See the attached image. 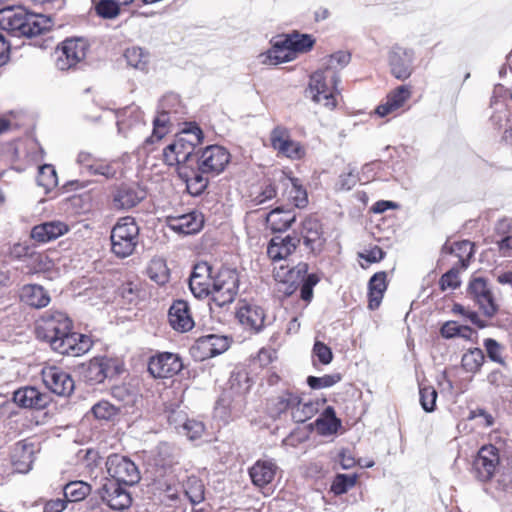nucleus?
<instances>
[{"label":"nucleus","mask_w":512,"mask_h":512,"mask_svg":"<svg viewBox=\"0 0 512 512\" xmlns=\"http://www.w3.org/2000/svg\"><path fill=\"white\" fill-rule=\"evenodd\" d=\"M46 18L31 13L22 6H10L0 10V28L16 37H32L46 29Z\"/></svg>","instance_id":"obj_1"},{"label":"nucleus","mask_w":512,"mask_h":512,"mask_svg":"<svg viewBox=\"0 0 512 512\" xmlns=\"http://www.w3.org/2000/svg\"><path fill=\"white\" fill-rule=\"evenodd\" d=\"M266 412L274 420L289 412L295 423H304L313 417L315 408L312 402H304L299 392L287 389L267 399Z\"/></svg>","instance_id":"obj_2"},{"label":"nucleus","mask_w":512,"mask_h":512,"mask_svg":"<svg viewBox=\"0 0 512 512\" xmlns=\"http://www.w3.org/2000/svg\"><path fill=\"white\" fill-rule=\"evenodd\" d=\"M203 140V132L196 124L179 132L172 143L163 150V160L169 166L188 165L195 147Z\"/></svg>","instance_id":"obj_3"},{"label":"nucleus","mask_w":512,"mask_h":512,"mask_svg":"<svg viewBox=\"0 0 512 512\" xmlns=\"http://www.w3.org/2000/svg\"><path fill=\"white\" fill-rule=\"evenodd\" d=\"M339 82L334 72L320 68L311 74L306 93L314 103L332 110L337 106Z\"/></svg>","instance_id":"obj_4"},{"label":"nucleus","mask_w":512,"mask_h":512,"mask_svg":"<svg viewBox=\"0 0 512 512\" xmlns=\"http://www.w3.org/2000/svg\"><path fill=\"white\" fill-rule=\"evenodd\" d=\"M140 239V228L132 216H124L117 220L111 230V252L120 259L131 256Z\"/></svg>","instance_id":"obj_5"},{"label":"nucleus","mask_w":512,"mask_h":512,"mask_svg":"<svg viewBox=\"0 0 512 512\" xmlns=\"http://www.w3.org/2000/svg\"><path fill=\"white\" fill-rule=\"evenodd\" d=\"M89 48V42L83 37L66 38L55 49L56 68L60 71L77 69L85 61Z\"/></svg>","instance_id":"obj_6"},{"label":"nucleus","mask_w":512,"mask_h":512,"mask_svg":"<svg viewBox=\"0 0 512 512\" xmlns=\"http://www.w3.org/2000/svg\"><path fill=\"white\" fill-rule=\"evenodd\" d=\"M73 329L72 320L63 312L48 310L37 319L35 324L36 337L47 342L50 347L54 339Z\"/></svg>","instance_id":"obj_7"},{"label":"nucleus","mask_w":512,"mask_h":512,"mask_svg":"<svg viewBox=\"0 0 512 512\" xmlns=\"http://www.w3.org/2000/svg\"><path fill=\"white\" fill-rule=\"evenodd\" d=\"M240 278L236 269L221 268L212 279L211 295L215 304L223 307L232 303L239 291Z\"/></svg>","instance_id":"obj_8"},{"label":"nucleus","mask_w":512,"mask_h":512,"mask_svg":"<svg viewBox=\"0 0 512 512\" xmlns=\"http://www.w3.org/2000/svg\"><path fill=\"white\" fill-rule=\"evenodd\" d=\"M467 296L487 318H493L499 310V304L488 281L483 277H473L467 287Z\"/></svg>","instance_id":"obj_9"},{"label":"nucleus","mask_w":512,"mask_h":512,"mask_svg":"<svg viewBox=\"0 0 512 512\" xmlns=\"http://www.w3.org/2000/svg\"><path fill=\"white\" fill-rule=\"evenodd\" d=\"M294 236L300 239L305 248L312 254H320L325 246L323 225L314 216H307L294 232Z\"/></svg>","instance_id":"obj_10"},{"label":"nucleus","mask_w":512,"mask_h":512,"mask_svg":"<svg viewBox=\"0 0 512 512\" xmlns=\"http://www.w3.org/2000/svg\"><path fill=\"white\" fill-rule=\"evenodd\" d=\"M230 161V152L221 145H209L203 148L197 157L199 170L210 176L222 173Z\"/></svg>","instance_id":"obj_11"},{"label":"nucleus","mask_w":512,"mask_h":512,"mask_svg":"<svg viewBox=\"0 0 512 512\" xmlns=\"http://www.w3.org/2000/svg\"><path fill=\"white\" fill-rule=\"evenodd\" d=\"M271 147L277 152L278 156L286 157L290 160H301L306 155L304 145L293 140L289 130L283 126H276L272 129L269 136Z\"/></svg>","instance_id":"obj_12"},{"label":"nucleus","mask_w":512,"mask_h":512,"mask_svg":"<svg viewBox=\"0 0 512 512\" xmlns=\"http://www.w3.org/2000/svg\"><path fill=\"white\" fill-rule=\"evenodd\" d=\"M411 85H400L392 89L375 108V114L381 118L396 117L409 109L408 101L412 97Z\"/></svg>","instance_id":"obj_13"},{"label":"nucleus","mask_w":512,"mask_h":512,"mask_svg":"<svg viewBox=\"0 0 512 512\" xmlns=\"http://www.w3.org/2000/svg\"><path fill=\"white\" fill-rule=\"evenodd\" d=\"M107 472L110 478L124 486H132L139 482L140 473L133 461L119 454H112L106 461Z\"/></svg>","instance_id":"obj_14"},{"label":"nucleus","mask_w":512,"mask_h":512,"mask_svg":"<svg viewBox=\"0 0 512 512\" xmlns=\"http://www.w3.org/2000/svg\"><path fill=\"white\" fill-rule=\"evenodd\" d=\"M500 466L499 449L492 445H483L473 461L475 477L481 482H489Z\"/></svg>","instance_id":"obj_15"},{"label":"nucleus","mask_w":512,"mask_h":512,"mask_svg":"<svg viewBox=\"0 0 512 512\" xmlns=\"http://www.w3.org/2000/svg\"><path fill=\"white\" fill-rule=\"evenodd\" d=\"M92 344L93 342L89 336L70 329L68 333L54 339L51 348L62 355L77 357L88 352Z\"/></svg>","instance_id":"obj_16"},{"label":"nucleus","mask_w":512,"mask_h":512,"mask_svg":"<svg viewBox=\"0 0 512 512\" xmlns=\"http://www.w3.org/2000/svg\"><path fill=\"white\" fill-rule=\"evenodd\" d=\"M119 360L106 356L92 358L85 369V379L92 384H100L108 377L119 375L122 372Z\"/></svg>","instance_id":"obj_17"},{"label":"nucleus","mask_w":512,"mask_h":512,"mask_svg":"<svg viewBox=\"0 0 512 512\" xmlns=\"http://www.w3.org/2000/svg\"><path fill=\"white\" fill-rule=\"evenodd\" d=\"M145 198V192L136 185L122 183L110 194L109 205L115 211H127L136 207Z\"/></svg>","instance_id":"obj_18"},{"label":"nucleus","mask_w":512,"mask_h":512,"mask_svg":"<svg viewBox=\"0 0 512 512\" xmlns=\"http://www.w3.org/2000/svg\"><path fill=\"white\" fill-rule=\"evenodd\" d=\"M77 163L90 175L103 176L105 179H114L119 173L117 161L99 158L86 151H81L78 154Z\"/></svg>","instance_id":"obj_19"},{"label":"nucleus","mask_w":512,"mask_h":512,"mask_svg":"<svg viewBox=\"0 0 512 512\" xmlns=\"http://www.w3.org/2000/svg\"><path fill=\"white\" fill-rule=\"evenodd\" d=\"M183 369L181 358L174 353L160 352L150 357L148 371L154 378H171Z\"/></svg>","instance_id":"obj_20"},{"label":"nucleus","mask_w":512,"mask_h":512,"mask_svg":"<svg viewBox=\"0 0 512 512\" xmlns=\"http://www.w3.org/2000/svg\"><path fill=\"white\" fill-rule=\"evenodd\" d=\"M101 500L111 509L123 510L132 504V497L124 484L106 479L98 490Z\"/></svg>","instance_id":"obj_21"},{"label":"nucleus","mask_w":512,"mask_h":512,"mask_svg":"<svg viewBox=\"0 0 512 512\" xmlns=\"http://www.w3.org/2000/svg\"><path fill=\"white\" fill-rule=\"evenodd\" d=\"M236 318L245 329L259 333L266 326L267 315L263 307L241 301L236 310Z\"/></svg>","instance_id":"obj_22"},{"label":"nucleus","mask_w":512,"mask_h":512,"mask_svg":"<svg viewBox=\"0 0 512 512\" xmlns=\"http://www.w3.org/2000/svg\"><path fill=\"white\" fill-rule=\"evenodd\" d=\"M204 216L201 212L193 210L181 215H168L165 218L166 226L179 235H193L204 226Z\"/></svg>","instance_id":"obj_23"},{"label":"nucleus","mask_w":512,"mask_h":512,"mask_svg":"<svg viewBox=\"0 0 512 512\" xmlns=\"http://www.w3.org/2000/svg\"><path fill=\"white\" fill-rule=\"evenodd\" d=\"M42 378L46 387L59 396H69L75 387L71 375L57 366L43 368Z\"/></svg>","instance_id":"obj_24"},{"label":"nucleus","mask_w":512,"mask_h":512,"mask_svg":"<svg viewBox=\"0 0 512 512\" xmlns=\"http://www.w3.org/2000/svg\"><path fill=\"white\" fill-rule=\"evenodd\" d=\"M276 180L281 182L282 197L294 207L304 208L308 204L306 189L300 184L299 179L288 175L283 170L277 171Z\"/></svg>","instance_id":"obj_25"},{"label":"nucleus","mask_w":512,"mask_h":512,"mask_svg":"<svg viewBox=\"0 0 512 512\" xmlns=\"http://www.w3.org/2000/svg\"><path fill=\"white\" fill-rule=\"evenodd\" d=\"M413 51L398 45L389 53V65L392 75L399 80H406L412 74Z\"/></svg>","instance_id":"obj_26"},{"label":"nucleus","mask_w":512,"mask_h":512,"mask_svg":"<svg viewBox=\"0 0 512 512\" xmlns=\"http://www.w3.org/2000/svg\"><path fill=\"white\" fill-rule=\"evenodd\" d=\"M300 244V239L287 235L285 237L275 236L267 245V256L273 262L286 260L292 255Z\"/></svg>","instance_id":"obj_27"},{"label":"nucleus","mask_w":512,"mask_h":512,"mask_svg":"<svg viewBox=\"0 0 512 512\" xmlns=\"http://www.w3.org/2000/svg\"><path fill=\"white\" fill-rule=\"evenodd\" d=\"M229 347L227 339L218 335H207L196 340L193 351L204 360L212 358L226 351Z\"/></svg>","instance_id":"obj_28"},{"label":"nucleus","mask_w":512,"mask_h":512,"mask_svg":"<svg viewBox=\"0 0 512 512\" xmlns=\"http://www.w3.org/2000/svg\"><path fill=\"white\" fill-rule=\"evenodd\" d=\"M168 320L171 327L178 332H187L194 327V320L188 303L184 300H175L169 311Z\"/></svg>","instance_id":"obj_29"},{"label":"nucleus","mask_w":512,"mask_h":512,"mask_svg":"<svg viewBox=\"0 0 512 512\" xmlns=\"http://www.w3.org/2000/svg\"><path fill=\"white\" fill-rule=\"evenodd\" d=\"M49 396L32 386L21 387L13 393V401L20 407L43 409L49 403Z\"/></svg>","instance_id":"obj_30"},{"label":"nucleus","mask_w":512,"mask_h":512,"mask_svg":"<svg viewBox=\"0 0 512 512\" xmlns=\"http://www.w3.org/2000/svg\"><path fill=\"white\" fill-rule=\"evenodd\" d=\"M178 176L185 182L187 191L194 196L200 195L208 185V178L199 168L194 169L188 165L178 168Z\"/></svg>","instance_id":"obj_31"},{"label":"nucleus","mask_w":512,"mask_h":512,"mask_svg":"<svg viewBox=\"0 0 512 512\" xmlns=\"http://www.w3.org/2000/svg\"><path fill=\"white\" fill-rule=\"evenodd\" d=\"M34 445L26 441L15 444L11 453V462L14 469L20 473H26L32 468L35 459Z\"/></svg>","instance_id":"obj_32"},{"label":"nucleus","mask_w":512,"mask_h":512,"mask_svg":"<svg viewBox=\"0 0 512 512\" xmlns=\"http://www.w3.org/2000/svg\"><path fill=\"white\" fill-rule=\"evenodd\" d=\"M68 226L61 221H51L36 225L31 230V238L38 243H47L67 233Z\"/></svg>","instance_id":"obj_33"},{"label":"nucleus","mask_w":512,"mask_h":512,"mask_svg":"<svg viewBox=\"0 0 512 512\" xmlns=\"http://www.w3.org/2000/svg\"><path fill=\"white\" fill-rule=\"evenodd\" d=\"M388 288L387 273L385 271L376 272L368 281V308L376 310L379 308L384 294Z\"/></svg>","instance_id":"obj_34"},{"label":"nucleus","mask_w":512,"mask_h":512,"mask_svg":"<svg viewBox=\"0 0 512 512\" xmlns=\"http://www.w3.org/2000/svg\"><path fill=\"white\" fill-rule=\"evenodd\" d=\"M261 62L265 65H278L295 59L284 36H280L272 47L260 55Z\"/></svg>","instance_id":"obj_35"},{"label":"nucleus","mask_w":512,"mask_h":512,"mask_svg":"<svg viewBox=\"0 0 512 512\" xmlns=\"http://www.w3.org/2000/svg\"><path fill=\"white\" fill-rule=\"evenodd\" d=\"M277 466L267 460H258L250 469L249 475L252 483L260 488L270 484L276 475Z\"/></svg>","instance_id":"obj_36"},{"label":"nucleus","mask_w":512,"mask_h":512,"mask_svg":"<svg viewBox=\"0 0 512 512\" xmlns=\"http://www.w3.org/2000/svg\"><path fill=\"white\" fill-rule=\"evenodd\" d=\"M314 424L317 433L322 436L336 434L342 427V421L336 416L335 409L332 406H327Z\"/></svg>","instance_id":"obj_37"},{"label":"nucleus","mask_w":512,"mask_h":512,"mask_svg":"<svg viewBox=\"0 0 512 512\" xmlns=\"http://www.w3.org/2000/svg\"><path fill=\"white\" fill-rule=\"evenodd\" d=\"M21 299L28 306L33 308H44L50 303L49 293L37 284H27L21 289Z\"/></svg>","instance_id":"obj_38"},{"label":"nucleus","mask_w":512,"mask_h":512,"mask_svg":"<svg viewBox=\"0 0 512 512\" xmlns=\"http://www.w3.org/2000/svg\"><path fill=\"white\" fill-rule=\"evenodd\" d=\"M295 220L296 215L294 211L278 207L267 214L266 225L273 232H283L288 230Z\"/></svg>","instance_id":"obj_39"},{"label":"nucleus","mask_w":512,"mask_h":512,"mask_svg":"<svg viewBox=\"0 0 512 512\" xmlns=\"http://www.w3.org/2000/svg\"><path fill=\"white\" fill-rule=\"evenodd\" d=\"M135 0H92L96 14L102 19H115Z\"/></svg>","instance_id":"obj_40"},{"label":"nucleus","mask_w":512,"mask_h":512,"mask_svg":"<svg viewBox=\"0 0 512 512\" xmlns=\"http://www.w3.org/2000/svg\"><path fill=\"white\" fill-rule=\"evenodd\" d=\"M35 143L31 140H17L9 145L7 153L13 164L28 163L33 159Z\"/></svg>","instance_id":"obj_41"},{"label":"nucleus","mask_w":512,"mask_h":512,"mask_svg":"<svg viewBox=\"0 0 512 512\" xmlns=\"http://www.w3.org/2000/svg\"><path fill=\"white\" fill-rule=\"evenodd\" d=\"M283 36L295 58L298 53H305L310 51L315 44V39L308 34L293 32Z\"/></svg>","instance_id":"obj_42"},{"label":"nucleus","mask_w":512,"mask_h":512,"mask_svg":"<svg viewBox=\"0 0 512 512\" xmlns=\"http://www.w3.org/2000/svg\"><path fill=\"white\" fill-rule=\"evenodd\" d=\"M185 496L191 504H199L205 499V486L203 481L196 476H189L183 483Z\"/></svg>","instance_id":"obj_43"},{"label":"nucleus","mask_w":512,"mask_h":512,"mask_svg":"<svg viewBox=\"0 0 512 512\" xmlns=\"http://www.w3.org/2000/svg\"><path fill=\"white\" fill-rule=\"evenodd\" d=\"M92 491L90 484L84 481H70L63 487V495L68 502H80Z\"/></svg>","instance_id":"obj_44"},{"label":"nucleus","mask_w":512,"mask_h":512,"mask_svg":"<svg viewBox=\"0 0 512 512\" xmlns=\"http://www.w3.org/2000/svg\"><path fill=\"white\" fill-rule=\"evenodd\" d=\"M450 253L458 258L455 265L467 269L474 254V244L469 240L456 241L451 245Z\"/></svg>","instance_id":"obj_45"},{"label":"nucleus","mask_w":512,"mask_h":512,"mask_svg":"<svg viewBox=\"0 0 512 512\" xmlns=\"http://www.w3.org/2000/svg\"><path fill=\"white\" fill-rule=\"evenodd\" d=\"M276 176L277 171L272 174V177L262 182L260 191L252 199L255 204H262L277 196L278 189L281 188V182L276 180Z\"/></svg>","instance_id":"obj_46"},{"label":"nucleus","mask_w":512,"mask_h":512,"mask_svg":"<svg viewBox=\"0 0 512 512\" xmlns=\"http://www.w3.org/2000/svg\"><path fill=\"white\" fill-rule=\"evenodd\" d=\"M147 276L158 285H164L169 281L170 271L166 261L161 258L152 259L146 270Z\"/></svg>","instance_id":"obj_47"},{"label":"nucleus","mask_w":512,"mask_h":512,"mask_svg":"<svg viewBox=\"0 0 512 512\" xmlns=\"http://www.w3.org/2000/svg\"><path fill=\"white\" fill-rule=\"evenodd\" d=\"M124 58L126 59L129 66L139 69L146 70L149 63V54L140 47H129L124 52Z\"/></svg>","instance_id":"obj_48"},{"label":"nucleus","mask_w":512,"mask_h":512,"mask_svg":"<svg viewBox=\"0 0 512 512\" xmlns=\"http://www.w3.org/2000/svg\"><path fill=\"white\" fill-rule=\"evenodd\" d=\"M484 360L485 356L483 351L480 348H472L463 354L461 365L467 372L476 373L480 370Z\"/></svg>","instance_id":"obj_49"},{"label":"nucleus","mask_w":512,"mask_h":512,"mask_svg":"<svg viewBox=\"0 0 512 512\" xmlns=\"http://www.w3.org/2000/svg\"><path fill=\"white\" fill-rule=\"evenodd\" d=\"M212 279L213 276H190L189 287L193 295L197 298H205L210 295Z\"/></svg>","instance_id":"obj_50"},{"label":"nucleus","mask_w":512,"mask_h":512,"mask_svg":"<svg viewBox=\"0 0 512 512\" xmlns=\"http://www.w3.org/2000/svg\"><path fill=\"white\" fill-rule=\"evenodd\" d=\"M278 359L276 349L272 347H262L251 359L253 369L268 370L269 366Z\"/></svg>","instance_id":"obj_51"},{"label":"nucleus","mask_w":512,"mask_h":512,"mask_svg":"<svg viewBox=\"0 0 512 512\" xmlns=\"http://www.w3.org/2000/svg\"><path fill=\"white\" fill-rule=\"evenodd\" d=\"M119 412V407L106 400L97 402L91 408V413L94 418L101 421H111L119 414Z\"/></svg>","instance_id":"obj_52"},{"label":"nucleus","mask_w":512,"mask_h":512,"mask_svg":"<svg viewBox=\"0 0 512 512\" xmlns=\"http://www.w3.org/2000/svg\"><path fill=\"white\" fill-rule=\"evenodd\" d=\"M351 60V54L345 51H338L329 55L324 62L322 67L324 70H331L335 73L336 77H339V72L343 69Z\"/></svg>","instance_id":"obj_53"},{"label":"nucleus","mask_w":512,"mask_h":512,"mask_svg":"<svg viewBox=\"0 0 512 512\" xmlns=\"http://www.w3.org/2000/svg\"><path fill=\"white\" fill-rule=\"evenodd\" d=\"M177 429L179 433L193 441L202 437L205 432V425L203 422L195 419H186Z\"/></svg>","instance_id":"obj_54"},{"label":"nucleus","mask_w":512,"mask_h":512,"mask_svg":"<svg viewBox=\"0 0 512 512\" xmlns=\"http://www.w3.org/2000/svg\"><path fill=\"white\" fill-rule=\"evenodd\" d=\"M357 482V475L352 474H337L331 484V491L335 495L346 493L349 489L355 486Z\"/></svg>","instance_id":"obj_55"},{"label":"nucleus","mask_w":512,"mask_h":512,"mask_svg":"<svg viewBox=\"0 0 512 512\" xmlns=\"http://www.w3.org/2000/svg\"><path fill=\"white\" fill-rule=\"evenodd\" d=\"M37 183L46 191H50L57 186V174L52 165H43L39 168Z\"/></svg>","instance_id":"obj_56"},{"label":"nucleus","mask_w":512,"mask_h":512,"mask_svg":"<svg viewBox=\"0 0 512 512\" xmlns=\"http://www.w3.org/2000/svg\"><path fill=\"white\" fill-rule=\"evenodd\" d=\"M462 270L465 269L454 265L450 270L444 273L439 280V287L441 291H446L448 289L454 290L460 287L461 281L459 273Z\"/></svg>","instance_id":"obj_57"},{"label":"nucleus","mask_w":512,"mask_h":512,"mask_svg":"<svg viewBox=\"0 0 512 512\" xmlns=\"http://www.w3.org/2000/svg\"><path fill=\"white\" fill-rule=\"evenodd\" d=\"M26 266L31 273L44 272L50 269L51 260L46 254L33 250L30 258L27 260Z\"/></svg>","instance_id":"obj_58"},{"label":"nucleus","mask_w":512,"mask_h":512,"mask_svg":"<svg viewBox=\"0 0 512 512\" xmlns=\"http://www.w3.org/2000/svg\"><path fill=\"white\" fill-rule=\"evenodd\" d=\"M168 119L167 115L163 114L156 117L153 121L152 135L145 139L144 146L153 144L155 141L161 140L168 133Z\"/></svg>","instance_id":"obj_59"},{"label":"nucleus","mask_w":512,"mask_h":512,"mask_svg":"<svg viewBox=\"0 0 512 512\" xmlns=\"http://www.w3.org/2000/svg\"><path fill=\"white\" fill-rule=\"evenodd\" d=\"M341 379L342 376L340 373L326 374L321 377L309 376L307 378V384L311 389H323L337 384Z\"/></svg>","instance_id":"obj_60"},{"label":"nucleus","mask_w":512,"mask_h":512,"mask_svg":"<svg viewBox=\"0 0 512 512\" xmlns=\"http://www.w3.org/2000/svg\"><path fill=\"white\" fill-rule=\"evenodd\" d=\"M483 345L487 352V356L491 361L500 365H505V359L503 357V345H501L495 339L492 338L485 339Z\"/></svg>","instance_id":"obj_61"},{"label":"nucleus","mask_w":512,"mask_h":512,"mask_svg":"<svg viewBox=\"0 0 512 512\" xmlns=\"http://www.w3.org/2000/svg\"><path fill=\"white\" fill-rule=\"evenodd\" d=\"M420 404L424 411L433 412L436 408L437 391L433 386H423L419 389Z\"/></svg>","instance_id":"obj_62"},{"label":"nucleus","mask_w":512,"mask_h":512,"mask_svg":"<svg viewBox=\"0 0 512 512\" xmlns=\"http://www.w3.org/2000/svg\"><path fill=\"white\" fill-rule=\"evenodd\" d=\"M452 313L461 315L468 319L472 324H474L479 329H483L487 327V322L480 318L478 313L469 308H465L463 305L459 303H455L451 309Z\"/></svg>","instance_id":"obj_63"},{"label":"nucleus","mask_w":512,"mask_h":512,"mask_svg":"<svg viewBox=\"0 0 512 512\" xmlns=\"http://www.w3.org/2000/svg\"><path fill=\"white\" fill-rule=\"evenodd\" d=\"M312 352L323 365H328L333 360L331 348L322 341H315Z\"/></svg>","instance_id":"obj_64"}]
</instances>
